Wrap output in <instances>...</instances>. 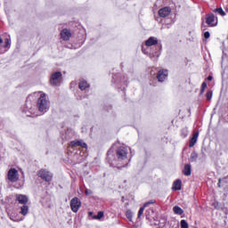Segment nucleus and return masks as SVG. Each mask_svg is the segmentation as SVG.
Returning a JSON list of instances; mask_svg holds the SVG:
<instances>
[{"label":"nucleus","mask_w":228,"mask_h":228,"mask_svg":"<svg viewBox=\"0 0 228 228\" xmlns=\"http://www.w3.org/2000/svg\"><path fill=\"white\" fill-rule=\"evenodd\" d=\"M131 149L129 147L121 146L117 151V160L116 162H110L111 167H117L118 165H122L123 167H127V164L131 161V159L127 157Z\"/></svg>","instance_id":"f257e3e1"},{"label":"nucleus","mask_w":228,"mask_h":228,"mask_svg":"<svg viewBox=\"0 0 228 228\" xmlns=\"http://www.w3.org/2000/svg\"><path fill=\"white\" fill-rule=\"evenodd\" d=\"M37 110L44 115V113H47L49 111V108L51 107V102L49 99H47V94L45 93H40V96L37 100Z\"/></svg>","instance_id":"f03ea898"},{"label":"nucleus","mask_w":228,"mask_h":228,"mask_svg":"<svg viewBox=\"0 0 228 228\" xmlns=\"http://www.w3.org/2000/svg\"><path fill=\"white\" fill-rule=\"evenodd\" d=\"M33 95H30L27 98L25 106L23 107V113L26 117H38L37 113V107L33 104Z\"/></svg>","instance_id":"7ed1b4c3"},{"label":"nucleus","mask_w":228,"mask_h":228,"mask_svg":"<svg viewBox=\"0 0 228 228\" xmlns=\"http://www.w3.org/2000/svg\"><path fill=\"white\" fill-rule=\"evenodd\" d=\"M61 72L57 71L53 73L50 77V85H52L53 86H58V85L61 84Z\"/></svg>","instance_id":"20e7f679"},{"label":"nucleus","mask_w":228,"mask_h":228,"mask_svg":"<svg viewBox=\"0 0 228 228\" xmlns=\"http://www.w3.org/2000/svg\"><path fill=\"white\" fill-rule=\"evenodd\" d=\"M18 208L20 209V215H22V216H26L29 213V207L28 206L27 200H19Z\"/></svg>","instance_id":"39448f33"},{"label":"nucleus","mask_w":228,"mask_h":228,"mask_svg":"<svg viewBox=\"0 0 228 228\" xmlns=\"http://www.w3.org/2000/svg\"><path fill=\"white\" fill-rule=\"evenodd\" d=\"M38 177H41L44 181H46V183H50V181H53V174L46 169H41L37 173Z\"/></svg>","instance_id":"423d86ee"},{"label":"nucleus","mask_w":228,"mask_h":228,"mask_svg":"<svg viewBox=\"0 0 228 228\" xmlns=\"http://www.w3.org/2000/svg\"><path fill=\"white\" fill-rule=\"evenodd\" d=\"M7 177L11 183H17L19 181V171L15 168H11L8 171Z\"/></svg>","instance_id":"0eeeda50"},{"label":"nucleus","mask_w":228,"mask_h":228,"mask_svg":"<svg viewBox=\"0 0 228 228\" xmlns=\"http://www.w3.org/2000/svg\"><path fill=\"white\" fill-rule=\"evenodd\" d=\"M168 77V70L160 69L157 75V79L159 83H163Z\"/></svg>","instance_id":"6e6552de"},{"label":"nucleus","mask_w":228,"mask_h":228,"mask_svg":"<svg viewBox=\"0 0 228 228\" xmlns=\"http://www.w3.org/2000/svg\"><path fill=\"white\" fill-rule=\"evenodd\" d=\"M75 147H83V149H86L87 145L86 142H84L83 141H72L68 149L70 151V149H74Z\"/></svg>","instance_id":"1a4fd4ad"},{"label":"nucleus","mask_w":228,"mask_h":228,"mask_svg":"<svg viewBox=\"0 0 228 228\" xmlns=\"http://www.w3.org/2000/svg\"><path fill=\"white\" fill-rule=\"evenodd\" d=\"M8 199L10 200H28L29 198L24 194H12L9 196Z\"/></svg>","instance_id":"9d476101"},{"label":"nucleus","mask_w":228,"mask_h":228,"mask_svg":"<svg viewBox=\"0 0 228 228\" xmlns=\"http://www.w3.org/2000/svg\"><path fill=\"white\" fill-rule=\"evenodd\" d=\"M70 208L73 213H77L79 211V208H81V201L79 200H71Z\"/></svg>","instance_id":"9b49d317"},{"label":"nucleus","mask_w":228,"mask_h":228,"mask_svg":"<svg viewBox=\"0 0 228 228\" xmlns=\"http://www.w3.org/2000/svg\"><path fill=\"white\" fill-rule=\"evenodd\" d=\"M171 12L172 10L170 9V7H164L159 10V15L162 18L168 17Z\"/></svg>","instance_id":"f8f14e48"},{"label":"nucleus","mask_w":228,"mask_h":228,"mask_svg":"<svg viewBox=\"0 0 228 228\" xmlns=\"http://www.w3.org/2000/svg\"><path fill=\"white\" fill-rule=\"evenodd\" d=\"M70 37H72L70 30L64 28L61 31V38H62V40H65V41L70 40Z\"/></svg>","instance_id":"ddd939ff"},{"label":"nucleus","mask_w":228,"mask_h":228,"mask_svg":"<svg viewBox=\"0 0 228 228\" xmlns=\"http://www.w3.org/2000/svg\"><path fill=\"white\" fill-rule=\"evenodd\" d=\"M146 47H152V45H158V38L154 37H151L149 39L145 41Z\"/></svg>","instance_id":"4468645a"},{"label":"nucleus","mask_w":228,"mask_h":228,"mask_svg":"<svg viewBox=\"0 0 228 228\" xmlns=\"http://www.w3.org/2000/svg\"><path fill=\"white\" fill-rule=\"evenodd\" d=\"M74 136V131L70 128H68L65 132V134H62V140H70Z\"/></svg>","instance_id":"2eb2a0df"},{"label":"nucleus","mask_w":228,"mask_h":228,"mask_svg":"<svg viewBox=\"0 0 228 228\" xmlns=\"http://www.w3.org/2000/svg\"><path fill=\"white\" fill-rule=\"evenodd\" d=\"M150 204H154V202L148 201L146 202L142 207L140 208L137 215L138 220L142 218V216L143 215V212L145 211V208L150 205Z\"/></svg>","instance_id":"dca6fc26"},{"label":"nucleus","mask_w":228,"mask_h":228,"mask_svg":"<svg viewBox=\"0 0 228 228\" xmlns=\"http://www.w3.org/2000/svg\"><path fill=\"white\" fill-rule=\"evenodd\" d=\"M206 22L211 28H213L214 26H216V24H214V22H215V14L211 13V14L207 15Z\"/></svg>","instance_id":"f3484780"},{"label":"nucleus","mask_w":228,"mask_h":228,"mask_svg":"<svg viewBox=\"0 0 228 228\" xmlns=\"http://www.w3.org/2000/svg\"><path fill=\"white\" fill-rule=\"evenodd\" d=\"M182 184H183V183L181 182L180 179L175 180V181L173 183V186H172L173 191H179V190H181Z\"/></svg>","instance_id":"a211bd4d"},{"label":"nucleus","mask_w":228,"mask_h":228,"mask_svg":"<svg viewBox=\"0 0 228 228\" xmlns=\"http://www.w3.org/2000/svg\"><path fill=\"white\" fill-rule=\"evenodd\" d=\"M183 174L187 177L191 175V165L186 164L183 167Z\"/></svg>","instance_id":"6ab92c4d"},{"label":"nucleus","mask_w":228,"mask_h":228,"mask_svg":"<svg viewBox=\"0 0 228 228\" xmlns=\"http://www.w3.org/2000/svg\"><path fill=\"white\" fill-rule=\"evenodd\" d=\"M198 138H199V132H196L195 134H193V135L190 141L189 147H194L195 143H197Z\"/></svg>","instance_id":"aec40b11"},{"label":"nucleus","mask_w":228,"mask_h":228,"mask_svg":"<svg viewBox=\"0 0 228 228\" xmlns=\"http://www.w3.org/2000/svg\"><path fill=\"white\" fill-rule=\"evenodd\" d=\"M78 86L81 90H86L90 85L86 82V80H81L78 84Z\"/></svg>","instance_id":"412c9836"},{"label":"nucleus","mask_w":228,"mask_h":228,"mask_svg":"<svg viewBox=\"0 0 228 228\" xmlns=\"http://www.w3.org/2000/svg\"><path fill=\"white\" fill-rule=\"evenodd\" d=\"M198 159H199V154H197L196 151H192L191 154V157L189 159V161L191 163H193V162L197 161Z\"/></svg>","instance_id":"4be33fe9"},{"label":"nucleus","mask_w":228,"mask_h":228,"mask_svg":"<svg viewBox=\"0 0 228 228\" xmlns=\"http://www.w3.org/2000/svg\"><path fill=\"white\" fill-rule=\"evenodd\" d=\"M173 211H174L175 215H183V213H184L183 208H181L179 206H175L173 208Z\"/></svg>","instance_id":"5701e85b"},{"label":"nucleus","mask_w":228,"mask_h":228,"mask_svg":"<svg viewBox=\"0 0 228 228\" xmlns=\"http://www.w3.org/2000/svg\"><path fill=\"white\" fill-rule=\"evenodd\" d=\"M104 216V212L100 211L98 212V215L93 216L94 220H101Z\"/></svg>","instance_id":"b1692460"},{"label":"nucleus","mask_w":228,"mask_h":228,"mask_svg":"<svg viewBox=\"0 0 228 228\" xmlns=\"http://www.w3.org/2000/svg\"><path fill=\"white\" fill-rule=\"evenodd\" d=\"M10 45H12V41L10 40V38H5L4 48L10 49Z\"/></svg>","instance_id":"393cba45"},{"label":"nucleus","mask_w":228,"mask_h":228,"mask_svg":"<svg viewBox=\"0 0 228 228\" xmlns=\"http://www.w3.org/2000/svg\"><path fill=\"white\" fill-rule=\"evenodd\" d=\"M126 215L129 222H133V212L131 210H127Z\"/></svg>","instance_id":"a878e982"},{"label":"nucleus","mask_w":228,"mask_h":228,"mask_svg":"<svg viewBox=\"0 0 228 228\" xmlns=\"http://www.w3.org/2000/svg\"><path fill=\"white\" fill-rule=\"evenodd\" d=\"M214 12H216V13H219V15H222V17L225 15V12H224L223 8L215 9Z\"/></svg>","instance_id":"bb28decb"},{"label":"nucleus","mask_w":228,"mask_h":228,"mask_svg":"<svg viewBox=\"0 0 228 228\" xmlns=\"http://www.w3.org/2000/svg\"><path fill=\"white\" fill-rule=\"evenodd\" d=\"M180 224H181V228H189L190 227V225L188 224V222H186V220H184V219L181 221Z\"/></svg>","instance_id":"cd10ccee"},{"label":"nucleus","mask_w":228,"mask_h":228,"mask_svg":"<svg viewBox=\"0 0 228 228\" xmlns=\"http://www.w3.org/2000/svg\"><path fill=\"white\" fill-rule=\"evenodd\" d=\"M206 97L208 101H211V99L213 98V93L211 91H208L206 94Z\"/></svg>","instance_id":"c85d7f7f"},{"label":"nucleus","mask_w":228,"mask_h":228,"mask_svg":"<svg viewBox=\"0 0 228 228\" xmlns=\"http://www.w3.org/2000/svg\"><path fill=\"white\" fill-rule=\"evenodd\" d=\"M92 190H89V189H86V191H85V194L86 195H87V196H90V195H92Z\"/></svg>","instance_id":"c756f323"},{"label":"nucleus","mask_w":228,"mask_h":228,"mask_svg":"<svg viewBox=\"0 0 228 228\" xmlns=\"http://www.w3.org/2000/svg\"><path fill=\"white\" fill-rule=\"evenodd\" d=\"M212 206L216 208V209H218V201H214L212 203Z\"/></svg>","instance_id":"7c9ffc66"},{"label":"nucleus","mask_w":228,"mask_h":228,"mask_svg":"<svg viewBox=\"0 0 228 228\" xmlns=\"http://www.w3.org/2000/svg\"><path fill=\"white\" fill-rule=\"evenodd\" d=\"M204 37L205 38H209V37H211V34H209V32H205Z\"/></svg>","instance_id":"2f4dec72"},{"label":"nucleus","mask_w":228,"mask_h":228,"mask_svg":"<svg viewBox=\"0 0 228 228\" xmlns=\"http://www.w3.org/2000/svg\"><path fill=\"white\" fill-rule=\"evenodd\" d=\"M201 88H203V89L208 88V84L206 82H203L201 85Z\"/></svg>","instance_id":"473e14b6"},{"label":"nucleus","mask_w":228,"mask_h":228,"mask_svg":"<svg viewBox=\"0 0 228 228\" xmlns=\"http://www.w3.org/2000/svg\"><path fill=\"white\" fill-rule=\"evenodd\" d=\"M11 220H12L13 222H20L22 220H24V218H21V219H13L11 217Z\"/></svg>","instance_id":"72a5a7b5"},{"label":"nucleus","mask_w":228,"mask_h":228,"mask_svg":"<svg viewBox=\"0 0 228 228\" xmlns=\"http://www.w3.org/2000/svg\"><path fill=\"white\" fill-rule=\"evenodd\" d=\"M152 219L154 220V222H156L155 223L156 225H159V221H158L156 217H153Z\"/></svg>","instance_id":"f704fd0d"},{"label":"nucleus","mask_w":228,"mask_h":228,"mask_svg":"<svg viewBox=\"0 0 228 228\" xmlns=\"http://www.w3.org/2000/svg\"><path fill=\"white\" fill-rule=\"evenodd\" d=\"M208 81H213V77L208 76Z\"/></svg>","instance_id":"c9c22d12"},{"label":"nucleus","mask_w":228,"mask_h":228,"mask_svg":"<svg viewBox=\"0 0 228 228\" xmlns=\"http://www.w3.org/2000/svg\"><path fill=\"white\" fill-rule=\"evenodd\" d=\"M205 90H206V89H204V88L201 87L200 94H204Z\"/></svg>","instance_id":"e433bc0d"},{"label":"nucleus","mask_w":228,"mask_h":228,"mask_svg":"<svg viewBox=\"0 0 228 228\" xmlns=\"http://www.w3.org/2000/svg\"><path fill=\"white\" fill-rule=\"evenodd\" d=\"M142 53H144V54H147V52H145V48L142 46Z\"/></svg>","instance_id":"4c0bfd02"},{"label":"nucleus","mask_w":228,"mask_h":228,"mask_svg":"<svg viewBox=\"0 0 228 228\" xmlns=\"http://www.w3.org/2000/svg\"><path fill=\"white\" fill-rule=\"evenodd\" d=\"M220 183H222V179H219L218 183H217L219 188H220Z\"/></svg>","instance_id":"58836bf2"},{"label":"nucleus","mask_w":228,"mask_h":228,"mask_svg":"<svg viewBox=\"0 0 228 228\" xmlns=\"http://www.w3.org/2000/svg\"><path fill=\"white\" fill-rule=\"evenodd\" d=\"M88 215L89 216H92L94 215V212H89Z\"/></svg>","instance_id":"ea45409f"},{"label":"nucleus","mask_w":228,"mask_h":228,"mask_svg":"<svg viewBox=\"0 0 228 228\" xmlns=\"http://www.w3.org/2000/svg\"><path fill=\"white\" fill-rule=\"evenodd\" d=\"M0 44H3V38L0 37Z\"/></svg>","instance_id":"a19ab883"},{"label":"nucleus","mask_w":228,"mask_h":228,"mask_svg":"<svg viewBox=\"0 0 228 228\" xmlns=\"http://www.w3.org/2000/svg\"><path fill=\"white\" fill-rule=\"evenodd\" d=\"M155 56H159V53H155Z\"/></svg>","instance_id":"79ce46f5"},{"label":"nucleus","mask_w":228,"mask_h":228,"mask_svg":"<svg viewBox=\"0 0 228 228\" xmlns=\"http://www.w3.org/2000/svg\"><path fill=\"white\" fill-rule=\"evenodd\" d=\"M72 200H78L77 198H73Z\"/></svg>","instance_id":"37998d69"},{"label":"nucleus","mask_w":228,"mask_h":228,"mask_svg":"<svg viewBox=\"0 0 228 228\" xmlns=\"http://www.w3.org/2000/svg\"><path fill=\"white\" fill-rule=\"evenodd\" d=\"M108 158H110V151L108 152Z\"/></svg>","instance_id":"c03bdc74"}]
</instances>
